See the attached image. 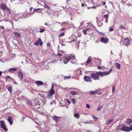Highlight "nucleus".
<instances>
[{
	"label": "nucleus",
	"mask_w": 132,
	"mask_h": 132,
	"mask_svg": "<svg viewBox=\"0 0 132 132\" xmlns=\"http://www.w3.org/2000/svg\"><path fill=\"white\" fill-rule=\"evenodd\" d=\"M13 34L14 35V36L16 37L19 38L21 36L20 35L19 33L17 32H14L13 33Z\"/></svg>",
	"instance_id": "nucleus-16"
},
{
	"label": "nucleus",
	"mask_w": 132,
	"mask_h": 132,
	"mask_svg": "<svg viewBox=\"0 0 132 132\" xmlns=\"http://www.w3.org/2000/svg\"><path fill=\"white\" fill-rule=\"evenodd\" d=\"M91 78L94 80H98L99 79V77L97 72L92 73L90 75Z\"/></svg>",
	"instance_id": "nucleus-3"
},
{
	"label": "nucleus",
	"mask_w": 132,
	"mask_h": 132,
	"mask_svg": "<svg viewBox=\"0 0 132 132\" xmlns=\"http://www.w3.org/2000/svg\"><path fill=\"white\" fill-rule=\"evenodd\" d=\"M108 19H106V20H105V21L106 22V23H107L108 22Z\"/></svg>",
	"instance_id": "nucleus-55"
},
{
	"label": "nucleus",
	"mask_w": 132,
	"mask_h": 132,
	"mask_svg": "<svg viewBox=\"0 0 132 132\" xmlns=\"http://www.w3.org/2000/svg\"><path fill=\"white\" fill-rule=\"evenodd\" d=\"M64 30L65 29L64 28H62L61 29V30L62 31Z\"/></svg>",
	"instance_id": "nucleus-58"
},
{
	"label": "nucleus",
	"mask_w": 132,
	"mask_h": 132,
	"mask_svg": "<svg viewBox=\"0 0 132 132\" xmlns=\"http://www.w3.org/2000/svg\"><path fill=\"white\" fill-rule=\"evenodd\" d=\"M71 77V76H65L64 77V79H70Z\"/></svg>",
	"instance_id": "nucleus-31"
},
{
	"label": "nucleus",
	"mask_w": 132,
	"mask_h": 132,
	"mask_svg": "<svg viewBox=\"0 0 132 132\" xmlns=\"http://www.w3.org/2000/svg\"><path fill=\"white\" fill-rule=\"evenodd\" d=\"M17 69L15 68H11L9 69L8 70V71L9 72H12L13 71H17Z\"/></svg>",
	"instance_id": "nucleus-18"
},
{
	"label": "nucleus",
	"mask_w": 132,
	"mask_h": 132,
	"mask_svg": "<svg viewBox=\"0 0 132 132\" xmlns=\"http://www.w3.org/2000/svg\"><path fill=\"white\" fill-rule=\"evenodd\" d=\"M111 55H112V54H113V53H112V51H111Z\"/></svg>",
	"instance_id": "nucleus-63"
},
{
	"label": "nucleus",
	"mask_w": 132,
	"mask_h": 132,
	"mask_svg": "<svg viewBox=\"0 0 132 132\" xmlns=\"http://www.w3.org/2000/svg\"><path fill=\"white\" fill-rule=\"evenodd\" d=\"M54 85L53 83H52V87L51 89L50 90V94L52 95L54 94L55 93V91L53 89V87Z\"/></svg>",
	"instance_id": "nucleus-12"
},
{
	"label": "nucleus",
	"mask_w": 132,
	"mask_h": 132,
	"mask_svg": "<svg viewBox=\"0 0 132 132\" xmlns=\"http://www.w3.org/2000/svg\"><path fill=\"white\" fill-rule=\"evenodd\" d=\"M0 27L1 28H2V29H4V27L3 26H0Z\"/></svg>",
	"instance_id": "nucleus-52"
},
{
	"label": "nucleus",
	"mask_w": 132,
	"mask_h": 132,
	"mask_svg": "<svg viewBox=\"0 0 132 132\" xmlns=\"http://www.w3.org/2000/svg\"><path fill=\"white\" fill-rule=\"evenodd\" d=\"M32 9H33V7H31L30 8V11H31L32 10Z\"/></svg>",
	"instance_id": "nucleus-53"
},
{
	"label": "nucleus",
	"mask_w": 132,
	"mask_h": 132,
	"mask_svg": "<svg viewBox=\"0 0 132 132\" xmlns=\"http://www.w3.org/2000/svg\"><path fill=\"white\" fill-rule=\"evenodd\" d=\"M72 57L74 60H76L75 59V56H72Z\"/></svg>",
	"instance_id": "nucleus-50"
},
{
	"label": "nucleus",
	"mask_w": 132,
	"mask_h": 132,
	"mask_svg": "<svg viewBox=\"0 0 132 132\" xmlns=\"http://www.w3.org/2000/svg\"><path fill=\"white\" fill-rule=\"evenodd\" d=\"M45 7L47 9H49L50 8V7L48 6H47L46 4L45 3Z\"/></svg>",
	"instance_id": "nucleus-36"
},
{
	"label": "nucleus",
	"mask_w": 132,
	"mask_h": 132,
	"mask_svg": "<svg viewBox=\"0 0 132 132\" xmlns=\"http://www.w3.org/2000/svg\"><path fill=\"white\" fill-rule=\"evenodd\" d=\"M112 89V92L113 93L115 91V88L114 86H113Z\"/></svg>",
	"instance_id": "nucleus-34"
},
{
	"label": "nucleus",
	"mask_w": 132,
	"mask_h": 132,
	"mask_svg": "<svg viewBox=\"0 0 132 132\" xmlns=\"http://www.w3.org/2000/svg\"><path fill=\"white\" fill-rule=\"evenodd\" d=\"M106 3L105 2H104L103 3V4H102V5H105Z\"/></svg>",
	"instance_id": "nucleus-51"
},
{
	"label": "nucleus",
	"mask_w": 132,
	"mask_h": 132,
	"mask_svg": "<svg viewBox=\"0 0 132 132\" xmlns=\"http://www.w3.org/2000/svg\"><path fill=\"white\" fill-rule=\"evenodd\" d=\"M1 126L5 131H7L8 129L6 126L4 121H1L0 122Z\"/></svg>",
	"instance_id": "nucleus-4"
},
{
	"label": "nucleus",
	"mask_w": 132,
	"mask_h": 132,
	"mask_svg": "<svg viewBox=\"0 0 132 132\" xmlns=\"http://www.w3.org/2000/svg\"><path fill=\"white\" fill-rule=\"evenodd\" d=\"M99 91L98 90L93 91H90L89 92V93L90 94L92 95L95 94H97V93L99 92Z\"/></svg>",
	"instance_id": "nucleus-15"
},
{
	"label": "nucleus",
	"mask_w": 132,
	"mask_h": 132,
	"mask_svg": "<svg viewBox=\"0 0 132 132\" xmlns=\"http://www.w3.org/2000/svg\"><path fill=\"white\" fill-rule=\"evenodd\" d=\"M115 64L116 68L117 69H119L120 68V64L118 63H115Z\"/></svg>",
	"instance_id": "nucleus-21"
},
{
	"label": "nucleus",
	"mask_w": 132,
	"mask_h": 132,
	"mask_svg": "<svg viewBox=\"0 0 132 132\" xmlns=\"http://www.w3.org/2000/svg\"><path fill=\"white\" fill-rule=\"evenodd\" d=\"M18 76L20 80L21 81L22 80L23 75L21 71H19L18 72Z\"/></svg>",
	"instance_id": "nucleus-10"
},
{
	"label": "nucleus",
	"mask_w": 132,
	"mask_h": 132,
	"mask_svg": "<svg viewBox=\"0 0 132 132\" xmlns=\"http://www.w3.org/2000/svg\"><path fill=\"white\" fill-rule=\"evenodd\" d=\"M86 107L88 109H89L90 108V106L88 104H87L86 105Z\"/></svg>",
	"instance_id": "nucleus-39"
},
{
	"label": "nucleus",
	"mask_w": 132,
	"mask_h": 132,
	"mask_svg": "<svg viewBox=\"0 0 132 132\" xmlns=\"http://www.w3.org/2000/svg\"><path fill=\"white\" fill-rule=\"evenodd\" d=\"M90 29L88 28L87 29H86L84 30L83 31V32H84V33L86 35V32L87 31H88V30H89Z\"/></svg>",
	"instance_id": "nucleus-26"
},
{
	"label": "nucleus",
	"mask_w": 132,
	"mask_h": 132,
	"mask_svg": "<svg viewBox=\"0 0 132 132\" xmlns=\"http://www.w3.org/2000/svg\"><path fill=\"white\" fill-rule=\"evenodd\" d=\"M75 41V39H74L73 40V41H71V42L69 41V42H68V43H71V42H74V41Z\"/></svg>",
	"instance_id": "nucleus-48"
},
{
	"label": "nucleus",
	"mask_w": 132,
	"mask_h": 132,
	"mask_svg": "<svg viewBox=\"0 0 132 132\" xmlns=\"http://www.w3.org/2000/svg\"><path fill=\"white\" fill-rule=\"evenodd\" d=\"M102 106H99L97 108V111H100L101 109L102 108Z\"/></svg>",
	"instance_id": "nucleus-24"
},
{
	"label": "nucleus",
	"mask_w": 132,
	"mask_h": 132,
	"mask_svg": "<svg viewBox=\"0 0 132 132\" xmlns=\"http://www.w3.org/2000/svg\"><path fill=\"white\" fill-rule=\"evenodd\" d=\"M52 117L53 119L54 120L55 122H57L60 121V117H58L55 115Z\"/></svg>",
	"instance_id": "nucleus-13"
},
{
	"label": "nucleus",
	"mask_w": 132,
	"mask_h": 132,
	"mask_svg": "<svg viewBox=\"0 0 132 132\" xmlns=\"http://www.w3.org/2000/svg\"><path fill=\"white\" fill-rule=\"evenodd\" d=\"M10 9H9V11H7L9 12V14H11V12H10Z\"/></svg>",
	"instance_id": "nucleus-59"
},
{
	"label": "nucleus",
	"mask_w": 132,
	"mask_h": 132,
	"mask_svg": "<svg viewBox=\"0 0 132 132\" xmlns=\"http://www.w3.org/2000/svg\"><path fill=\"white\" fill-rule=\"evenodd\" d=\"M38 41H39V42L40 45L41 46L42 45H43V43L40 38L39 39Z\"/></svg>",
	"instance_id": "nucleus-23"
},
{
	"label": "nucleus",
	"mask_w": 132,
	"mask_h": 132,
	"mask_svg": "<svg viewBox=\"0 0 132 132\" xmlns=\"http://www.w3.org/2000/svg\"><path fill=\"white\" fill-rule=\"evenodd\" d=\"M130 42L127 38L125 39L123 41V44L124 45L128 46L130 44Z\"/></svg>",
	"instance_id": "nucleus-7"
},
{
	"label": "nucleus",
	"mask_w": 132,
	"mask_h": 132,
	"mask_svg": "<svg viewBox=\"0 0 132 132\" xmlns=\"http://www.w3.org/2000/svg\"><path fill=\"white\" fill-rule=\"evenodd\" d=\"M27 103L30 106H31L32 105V104L30 101L29 100H27Z\"/></svg>",
	"instance_id": "nucleus-27"
},
{
	"label": "nucleus",
	"mask_w": 132,
	"mask_h": 132,
	"mask_svg": "<svg viewBox=\"0 0 132 132\" xmlns=\"http://www.w3.org/2000/svg\"><path fill=\"white\" fill-rule=\"evenodd\" d=\"M89 123V122H84V123L85 124H88Z\"/></svg>",
	"instance_id": "nucleus-54"
},
{
	"label": "nucleus",
	"mask_w": 132,
	"mask_h": 132,
	"mask_svg": "<svg viewBox=\"0 0 132 132\" xmlns=\"http://www.w3.org/2000/svg\"><path fill=\"white\" fill-rule=\"evenodd\" d=\"M92 116H93V118L94 120H97V117H95L93 115H92Z\"/></svg>",
	"instance_id": "nucleus-35"
},
{
	"label": "nucleus",
	"mask_w": 132,
	"mask_h": 132,
	"mask_svg": "<svg viewBox=\"0 0 132 132\" xmlns=\"http://www.w3.org/2000/svg\"><path fill=\"white\" fill-rule=\"evenodd\" d=\"M87 132H92V131L90 130H88L87 131Z\"/></svg>",
	"instance_id": "nucleus-57"
},
{
	"label": "nucleus",
	"mask_w": 132,
	"mask_h": 132,
	"mask_svg": "<svg viewBox=\"0 0 132 132\" xmlns=\"http://www.w3.org/2000/svg\"><path fill=\"white\" fill-rule=\"evenodd\" d=\"M112 69H111L108 71H99L97 72V73L98 74V76L101 77H102L103 76H106L110 74L112 71Z\"/></svg>",
	"instance_id": "nucleus-1"
},
{
	"label": "nucleus",
	"mask_w": 132,
	"mask_h": 132,
	"mask_svg": "<svg viewBox=\"0 0 132 132\" xmlns=\"http://www.w3.org/2000/svg\"><path fill=\"white\" fill-rule=\"evenodd\" d=\"M44 31V29H40L39 31L40 32H43Z\"/></svg>",
	"instance_id": "nucleus-40"
},
{
	"label": "nucleus",
	"mask_w": 132,
	"mask_h": 132,
	"mask_svg": "<svg viewBox=\"0 0 132 132\" xmlns=\"http://www.w3.org/2000/svg\"><path fill=\"white\" fill-rule=\"evenodd\" d=\"M66 101L69 104H70V102L68 99H67L66 100Z\"/></svg>",
	"instance_id": "nucleus-46"
},
{
	"label": "nucleus",
	"mask_w": 132,
	"mask_h": 132,
	"mask_svg": "<svg viewBox=\"0 0 132 132\" xmlns=\"http://www.w3.org/2000/svg\"><path fill=\"white\" fill-rule=\"evenodd\" d=\"M91 57H89L87 60V61L86 63L88 65L89 63H90L92 61V59H90Z\"/></svg>",
	"instance_id": "nucleus-19"
},
{
	"label": "nucleus",
	"mask_w": 132,
	"mask_h": 132,
	"mask_svg": "<svg viewBox=\"0 0 132 132\" xmlns=\"http://www.w3.org/2000/svg\"><path fill=\"white\" fill-rule=\"evenodd\" d=\"M84 78V80L87 82H91L92 81L91 78L89 76H85Z\"/></svg>",
	"instance_id": "nucleus-8"
},
{
	"label": "nucleus",
	"mask_w": 132,
	"mask_h": 132,
	"mask_svg": "<svg viewBox=\"0 0 132 132\" xmlns=\"http://www.w3.org/2000/svg\"><path fill=\"white\" fill-rule=\"evenodd\" d=\"M12 80H13V82L14 84H17V83H16V82H15L13 79H12Z\"/></svg>",
	"instance_id": "nucleus-43"
},
{
	"label": "nucleus",
	"mask_w": 132,
	"mask_h": 132,
	"mask_svg": "<svg viewBox=\"0 0 132 132\" xmlns=\"http://www.w3.org/2000/svg\"><path fill=\"white\" fill-rule=\"evenodd\" d=\"M96 60L97 61V63H98L99 64H101V60L99 59H97Z\"/></svg>",
	"instance_id": "nucleus-30"
},
{
	"label": "nucleus",
	"mask_w": 132,
	"mask_h": 132,
	"mask_svg": "<svg viewBox=\"0 0 132 132\" xmlns=\"http://www.w3.org/2000/svg\"><path fill=\"white\" fill-rule=\"evenodd\" d=\"M8 121L11 125L12 124L13 120L12 118L11 117H8Z\"/></svg>",
	"instance_id": "nucleus-14"
},
{
	"label": "nucleus",
	"mask_w": 132,
	"mask_h": 132,
	"mask_svg": "<svg viewBox=\"0 0 132 132\" xmlns=\"http://www.w3.org/2000/svg\"><path fill=\"white\" fill-rule=\"evenodd\" d=\"M97 68L98 69H102V68L100 66H98L97 67Z\"/></svg>",
	"instance_id": "nucleus-47"
},
{
	"label": "nucleus",
	"mask_w": 132,
	"mask_h": 132,
	"mask_svg": "<svg viewBox=\"0 0 132 132\" xmlns=\"http://www.w3.org/2000/svg\"><path fill=\"white\" fill-rule=\"evenodd\" d=\"M74 116L76 118L78 119L80 116V115L78 113H75L74 114Z\"/></svg>",
	"instance_id": "nucleus-22"
},
{
	"label": "nucleus",
	"mask_w": 132,
	"mask_h": 132,
	"mask_svg": "<svg viewBox=\"0 0 132 132\" xmlns=\"http://www.w3.org/2000/svg\"><path fill=\"white\" fill-rule=\"evenodd\" d=\"M113 30V29L112 28L110 27L109 28V30L110 31H112Z\"/></svg>",
	"instance_id": "nucleus-41"
},
{
	"label": "nucleus",
	"mask_w": 132,
	"mask_h": 132,
	"mask_svg": "<svg viewBox=\"0 0 132 132\" xmlns=\"http://www.w3.org/2000/svg\"><path fill=\"white\" fill-rule=\"evenodd\" d=\"M120 28L121 29H125V27L122 25H121L120 26Z\"/></svg>",
	"instance_id": "nucleus-38"
},
{
	"label": "nucleus",
	"mask_w": 132,
	"mask_h": 132,
	"mask_svg": "<svg viewBox=\"0 0 132 132\" xmlns=\"http://www.w3.org/2000/svg\"><path fill=\"white\" fill-rule=\"evenodd\" d=\"M83 24H84V22H83L82 23H81V24H80V25H83Z\"/></svg>",
	"instance_id": "nucleus-61"
},
{
	"label": "nucleus",
	"mask_w": 132,
	"mask_h": 132,
	"mask_svg": "<svg viewBox=\"0 0 132 132\" xmlns=\"http://www.w3.org/2000/svg\"><path fill=\"white\" fill-rule=\"evenodd\" d=\"M117 128L118 130H121L122 131H129L130 130L129 127H127L125 126H122L121 125H119Z\"/></svg>",
	"instance_id": "nucleus-2"
},
{
	"label": "nucleus",
	"mask_w": 132,
	"mask_h": 132,
	"mask_svg": "<svg viewBox=\"0 0 132 132\" xmlns=\"http://www.w3.org/2000/svg\"><path fill=\"white\" fill-rule=\"evenodd\" d=\"M47 46H48V47H50V44H47Z\"/></svg>",
	"instance_id": "nucleus-60"
},
{
	"label": "nucleus",
	"mask_w": 132,
	"mask_h": 132,
	"mask_svg": "<svg viewBox=\"0 0 132 132\" xmlns=\"http://www.w3.org/2000/svg\"><path fill=\"white\" fill-rule=\"evenodd\" d=\"M72 59V57L70 56H66L63 58V61L64 63L65 64H67L71 59Z\"/></svg>",
	"instance_id": "nucleus-6"
},
{
	"label": "nucleus",
	"mask_w": 132,
	"mask_h": 132,
	"mask_svg": "<svg viewBox=\"0 0 132 132\" xmlns=\"http://www.w3.org/2000/svg\"><path fill=\"white\" fill-rule=\"evenodd\" d=\"M2 73V72L0 71V76H1V75Z\"/></svg>",
	"instance_id": "nucleus-62"
},
{
	"label": "nucleus",
	"mask_w": 132,
	"mask_h": 132,
	"mask_svg": "<svg viewBox=\"0 0 132 132\" xmlns=\"http://www.w3.org/2000/svg\"><path fill=\"white\" fill-rule=\"evenodd\" d=\"M1 9L3 10L4 12V10H5L6 11H9V9L7 7L6 5L2 3L1 4Z\"/></svg>",
	"instance_id": "nucleus-5"
},
{
	"label": "nucleus",
	"mask_w": 132,
	"mask_h": 132,
	"mask_svg": "<svg viewBox=\"0 0 132 132\" xmlns=\"http://www.w3.org/2000/svg\"><path fill=\"white\" fill-rule=\"evenodd\" d=\"M7 89L10 92H12V89L11 86L8 87L7 88Z\"/></svg>",
	"instance_id": "nucleus-28"
},
{
	"label": "nucleus",
	"mask_w": 132,
	"mask_h": 132,
	"mask_svg": "<svg viewBox=\"0 0 132 132\" xmlns=\"http://www.w3.org/2000/svg\"><path fill=\"white\" fill-rule=\"evenodd\" d=\"M104 18L106 19H108L109 15L108 14L104 15Z\"/></svg>",
	"instance_id": "nucleus-32"
},
{
	"label": "nucleus",
	"mask_w": 132,
	"mask_h": 132,
	"mask_svg": "<svg viewBox=\"0 0 132 132\" xmlns=\"http://www.w3.org/2000/svg\"><path fill=\"white\" fill-rule=\"evenodd\" d=\"M64 32H62L59 35V36L60 37H61L63 36H64Z\"/></svg>",
	"instance_id": "nucleus-33"
},
{
	"label": "nucleus",
	"mask_w": 132,
	"mask_h": 132,
	"mask_svg": "<svg viewBox=\"0 0 132 132\" xmlns=\"http://www.w3.org/2000/svg\"><path fill=\"white\" fill-rule=\"evenodd\" d=\"M71 100L72 101L73 103L74 104L75 103V100L74 99H71Z\"/></svg>",
	"instance_id": "nucleus-42"
},
{
	"label": "nucleus",
	"mask_w": 132,
	"mask_h": 132,
	"mask_svg": "<svg viewBox=\"0 0 132 132\" xmlns=\"http://www.w3.org/2000/svg\"><path fill=\"white\" fill-rule=\"evenodd\" d=\"M80 43L79 41L77 43H76V45H77L78 47V46L79 45V43Z\"/></svg>",
	"instance_id": "nucleus-44"
},
{
	"label": "nucleus",
	"mask_w": 132,
	"mask_h": 132,
	"mask_svg": "<svg viewBox=\"0 0 132 132\" xmlns=\"http://www.w3.org/2000/svg\"><path fill=\"white\" fill-rule=\"evenodd\" d=\"M47 97L49 99L51 98L52 97V95L49 94L47 95Z\"/></svg>",
	"instance_id": "nucleus-29"
},
{
	"label": "nucleus",
	"mask_w": 132,
	"mask_h": 132,
	"mask_svg": "<svg viewBox=\"0 0 132 132\" xmlns=\"http://www.w3.org/2000/svg\"><path fill=\"white\" fill-rule=\"evenodd\" d=\"M129 128L130 130H132V124L130 126Z\"/></svg>",
	"instance_id": "nucleus-45"
},
{
	"label": "nucleus",
	"mask_w": 132,
	"mask_h": 132,
	"mask_svg": "<svg viewBox=\"0 0 132 132\" xmlns=\"http://www.w3.org/2000/svg\"><path fill=\"white\" fill-rule=\"evenodd\" d=\"M108 38H104L103 37H101V42L104 43H108Z\"/></svg>",
	"instance_id": "nucleus-9"
},
{
	"label": "nucleus",
	"mask_w": 132,
	"mask_h": 132,
	"mask_svg": "<svg viewBox=\"0 0 132 132\" xmlns=\"http://www.w3.org/2000/svg\"><path fill=\"white\" fill-rule=\"evenodd\" d=\"M132 120L131 119H128L125 121L128 124H130L132 122Z\"/></svg>",
	"instance_id": "nucleus-17"
},
{
	"label": "nucleus",
	"mask_w": 132,
	"mask_h": 132,
	"mask_svg": "<svg viewBox=\"0 0 132 132\" xmlns=\"http://www.w3.org/2000/svg\"><path fill=\"white\" fill-rule=\"evenodd\" d=\"M35 84L39 86H42L44 85V83L41 81H36L35 82Z\"/></svg>",
	"instance_id": "nucleus-11"
},
{
	"label": "nucleus",
	"mask_w": 132,
	"mask_h": 132,
	"mask_svg": "<svg viewBox=\"0 0 132 132\" xmlns=\"http://www.w3.org/2000/svg\"><path fill=\"white\" fill-rule=\"evenodd\" d=\"M71 94L73 95H75L77 94V93L73 91H71L70 92Z\"/></svg>",
	"instance_id": "nucleus-25"
},
{
	"label": "nucleus",
	"mask_w": 132,
	"mask_h": 132,
	"mask_svg": "<svg viewBox=\"0 0 132 132\" xmlns=\"http://www.w3.org/2000/svg\"><path fill=\"white\" fill-rule=\"evenodd\" d=\"M58 55L59 56H61L62 55V54H61L58 53Z\"/></svg>",
	"instance_id": "nucleus-49"
},
{
	"label": "nucleus",
	"mask_w": 132,
	"mask_h": 132,
	"mask_svg": "<svg viewBox=\"0 0 132 132\" xmlns=\"http://www.w3.org/2000/svg\"><path fill=\"white\" fill-rule=\"evenodd\" d=\"M34 11H35L37 10L36 9H34Z\"/></svg>",
	"instance_id": "nucleus-64"
},
{
	"label": "nucleus",
	"mask_w": 132,
	"mask_h": 132,
	"mask_svg": "<svg viewBox=\"0 0 132 132\" xmlns=\"http://www.w3.org/2000/svg\"><path fill=\"white\" fill-rule=\"evenodd\" d=\"M8 78H10L11 79H12L11 78L10 76H8L7 77V79H8Z\"/></svg>",
	"instance_id": "nucleus-56"
},
{
	"label": "nucleus",
	"mask_w": 132,
	"mask_h": 132,
	"mask_svg": "<svg viewBox=\"0 0 132 132\" xmlns=\"http://www.w3.org/2000/svg\"><path fill=\"white\" fill-rule=\"evenodd\" d=\"M113 119L109 120L108 121L106 122V124L108 125H109L113 121Z\"/></svg>",
	"instance_id": "nucleus-20"
},
{
	"label": "nucleus",
	"mask_w": 132,
	"mask_h": 132,
	"mask_svg": "<svg viewBox=\"0 0 132 132\" xmlns=\"http://www.w3.org/2000/svg\"><path fill=\"white\" fill-rule=\"evenodd\" d=\"M39 44V41H38L36 42H35L34 43V44L35 45H37Z\"/></svg>",
	"instance_id": "nucleus-37"
}]
</instances>
